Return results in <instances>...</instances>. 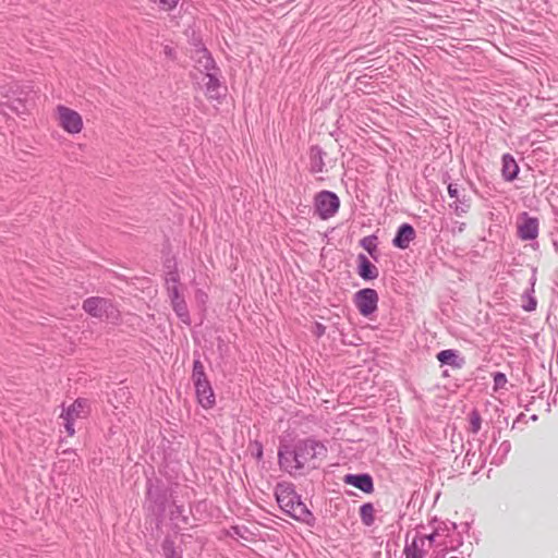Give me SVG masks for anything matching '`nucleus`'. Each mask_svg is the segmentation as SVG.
<instances>
[{
  "label": "nucleus",
  "mask_w": 558,
  "mask_h": 558,
  "mask_svg": "<svg viewBox=\"0 0 558 558\" xmlns=\"http://www.w3.org/2000/svg\"><path fill=\"white\" fill-rule=\"evenodd\" d=\"M502 177L507 181H512L517 178L519 172V166L517 165L514 158L510 155H505L502 157Z\"/></svg>",
  "instance_id": "15"
},
{
  "label": "nucleus",
  "mask_w": 558,
  "mask_h": 558,
  "mask_svg": "<svg viewBox=\"0 0 558 558\" xmlns=\"http://www.w3.org/2000/svg\"><path fill=\"white\" fill-rule=\"evenodd\" d=\"M405 558H424V554L413 543L412 547L405 549Z\"/></svg>",
  "instance_id": "20"
},
{
  "label": "nucleus",
  "mask_w": 558,
  "mask_h": 558,
  "mask_svg": "<svg viewBox=\"0 0 558 558\" xmlns=\"http://www.w3.org/2000/svg\"><path fill=\"white\" fill-rule=\"evenodd\" d=\"M354 303L363 316H369L377 310L378 294L374 289H362L355 293Z\"/></svg>",
  "instance_id": "7"
},
{
  "label": "nucleus",
  "mask_w": 558,
  "mask_h": 558,
  "mask_svg": "<svg viewBox=\"0 0 558 558\" xmlns=\"http://www.w3.org/2000/svg\"><path fill=\"white\" fill-rule=\"evenodd\" d=\"M57 125L69 135L80 134L84 129L82 116L74 109L58 105L53 111Z\"/></svg>",
  "instance_id": "3"
},
{
  "label": "nucleus",
  "mask_w": 558,
  "mask_h": 558,
  "mask_svg": "<svg viewBox=\"0 0 558 558\" xmlns=\"http://www.w3.org/2000/svg\"><path fill=\"white\" fill-rule=\"evenodd\" d=\"M415 231L412 226L408 223H403L393 239L395 246L399 248H407L409 247L410 243L414 240Z\"/></svg>",
  "instance_id": "12"
},
{
  "label": "nucleus",
  "mask_w": 558,
  "mask_h": 558,
  "mask_svg": "<svg viewBox=\"0 0 558 558\" xmlns=\"http://www.w3.org/2000/svg\"><path fill=\"white\" fill-rule=\"evenodd\" d=\"M471 428L473 433H477L481 428V417L476 413L471 415Z\"/></svg>",
  "instance_id": "22"
},
{
  "label": "nucleus",
  "mask_w": 558,
  "mask_h": 558,
  "mask_svg": "<svg viewBox=\"0 0 558 558\" xmlns=\"http://www.w3.org/2000/svg\"><path fill=\"white\" fill-rule=\"evenodd\" d=\"M344 483L352 485L359 489H361L364 493H372L374 490V484L373 480L368 474H362V475H345Z\"/></svg>",
  "instance_id": "11"
},
{
  "label": "nucleus",
  "mask_w": 558,
  "mask_h": 558,
  "mask_svg": "<svg viewBox=\"0 0 558 558\" xmlns=\"http://www.w3.org/2000/svg\"><path fill=\"white\" fill-rule=\"evenodd\" d=\"M205 95L208 100L221 102L225 97L226 88L221 86L220 81L214 73L206 74Z\"/></svg>",
  "instance_id": "10"
},
{
  "label": "nucleus",
  "mask_w": 558,
  "mask_h": 558,
  "mask_svg": "<svg viewBox=\"0 0 558 558\" xmlns=\"http://www.w3.org/2000/svg\"><path fill=\"white\" fill-rule=\"evenodd\" d=\"M448 193L451 197H457L458 196V189L456 185L453 184H449L448 186Z\"/></svg>",
  "instance_id": "25"
},
{
  "label": "nucleus",
  "mask_w": 558,
  "mask_h": 558,
  "mask_svg": "<svg viewBox=\"0 0 558 558\" xmlns=\"http://www.w3.org/2000/svg\"><path fill=\"white\" fill-rule=\"evenodd\" d=\"M495 389L505 388L507 384V377L502 373H496L494 375Z\"/></svg>",
  "instance_id": "21"
},
{
  "label": "nucleus",
  "mask_w": 558,
  "mask_h": 558,
  "mask_svg": "<svg viewBox=\"0 0 558 558\" xmlns=\"http://www.w3.org/2000/svg\"><path fill=\"white\" fill-rule=\"evenodd\" d=\"M340 206V201L335 193L323 191L315 197V211L326 220L335 216Z\"/></svg>",
  "instance_id": "5"
},
{
  "label": "nucleus",
  "mask_w": 558,
  "mask_h": 558,
  "mask_svg": "<svg viewBox=\"0 0 558 558\" xmlns=\"http://www.w3.org/2000/svg\"><path fill=\"white\" fill-rule=\"evenodd\" d=\"M192 379H193L194 384L208 380L207 376L205 374L204 365H203V363L199 360H196L193 363Z\"/></svg>",
  "instance_id": "17"
},
{
  "label": "nucleus",
  "mask_w": 558,
  "mask_h": 558,
  "mask_svg": "<svg viewBox=\"0 0 558 558\" xmlns=\"http://www.w3.org/2000/svg\"><path fill=\"white\" fill-rule=\"evenodd\" d=\"M362 244H363L364 248L372 254L373 250L375 248L373 240L365 238V239H363Z\"/></svg>",
  "instance_id": "23"
},
{
  "label": "nucleus",
  "mask_w": 558,
  "mask_h": 558,
  "mask_svg": "<svg viewBox=\"0 0 558 558\" xmlns=\"http://www.w3.org/2000/svg\"><path fill=\"white\" fill-rule=\"evenodd\" d=\"M83 310L96 318H111L116 314L112 303L104 298L93 296L83 302Z\"/></svg>",
  "instance_id": "6"
},
{
  "label": "nucleus",
  "mask_w": 558,
  "mask_h": 558,
  "mask_svg": "<svg viewBox=\"0 0 558 558\" xmlns=\"http://www.w3.org/2000/svg\"><path fill=\"white\" fill-rule=\"evenodd\" d=\"M89 411L88 401L85 399H77L61 413L60 416L64 420V427L69 436H74L75 434V421L87 417Z\"/></svg>",
  "instance_id": "4"
},
{
  "label": "nucleus",
  "mask_w": 558,
  "mask_h": 558,
  "mask_svg": "<svg viewBox=\"0 0 558 558\" xmlns=\"http://www.w3.org/2000/svg\"><path fill=\"white\" fill-rule=\"evenodd\" d=\"M360 517L366 526H371L375 521V508L372 504L367 502L361 506Z\"/></svg>",
  "instance_id": "16"
},
{
  "label": "nucleus",
  "mask_w": 558,
  "mask_h": 558,
  "mask_svg": "<svg viewBox=\"0 0 558 558\" xmlns=\"http://www.w3.org/2000/svg\"><path fill=\"white\" fill-rule=\"evenodd\" d=\"M359 275L366 280L375 279L378 276L376 266L364 255L359 256Z\"/></svg>",
  "instance_id": "14"
},
{
  "label": "nucleus",
  "mask_w": 558,
  "mask_h": 558,
  "mask_svg": "<svg viewBox=\"0 0 558 558\" xmlns=\"http://www.w3.org/2000/svg\"><path fill=\"white\" fill-rule=\"evenodd\" d=\"M327 456L326 447L315 440L307 439L296 444L294 461L296 469H316Z\"/></svg>",
  "instance_id": "1"
},
{
  "label": "nucleus",
  "mask_w": 558,
  "mask_h": 558,
  "mask_svg": "<svg viewBox=\"0 0 558 558\" xmlns=\"http://www.w3.org/2000/svg\"><path fill=\"white\" fill-rule=\"evenodd\" d=\"M457 354L453 350H442L437 354V360L441 364L456 365Z\"/></svg>",
  "instance_id": "18"
},
{
  "label": "nucleus",
  "mask_w": 558,
  "mask_h": 558,
  "mask_svg": "<svg viewBox=\"0 0 558 558\" xmlns=\"http://www.w3.org/2000/svg\"><path fill=\"white\" fill-rule=\"evenodd\" d=\"M538 220L523 214L518 221V232L522 240H534L538 235Z\"/></svg>",
  "instance_id": "9"
},
{
  "label": "nucleus",
  "mask_w": 558,
  "mask_h": 558,
  "mask_svg": "<svg viewBox=\"0 0 558 558\" xmlns=\"http://www.w3.org/2000/svg\"><path fill=\"white\" fill-rule=\"evenodd\" d=\"M276 498L280 508L296 520H305L310 515L306 506L289 486L280 485L276 489Z\"/></svg>",
  "instance_id": "2"
},
{
  "label": "nucleus",
  "mask_w": 558,
  "mask_h": 558,
  "mask_svg": "<svg viewBox=\"0 0 558 558\" xmlns=\"http://www.w3.org/2000/svg\"><path fill=\"white\" fill-rule=\"evenodd\" d=\"M197 402L205 410L213 409L216 404V396L208 380L194 384Z\"/></svg>",
  "instance_id": "8"
},
{
  "label": "nucleus",
  "mask_w": 558,
  "mask_h": 558,
  "mask_svg": "<svg viewBox=\"0 0 558 558\" xmlns=\"http://www.w3.org/2000/svg\"><path fill=\"white\" fill-rule=\"evenodd\" d=\"M162 11L169 12L177 8L180 0H150Z\"/></svg>",
  "instance_id": "19"
},
{
  "label": "nucleus",
  "mask_w": 558,
  "mask_h": 558,
  "mask_svg": "<svg viewBox=\"0 0 558 558\" xmlns=\"http://www.w3.org/2000/svg\"><path fill=\"white\" fill-rule=\"evenodd\" d=\"M172 305L173 310L177 312L178 316L185 324L190 323L189 312L184 300L180 296L177 288L172 289Z\"/></svg>",
  "instance_id": "13"
},
{
  "label": "nucleus",
  "mask_w": 558,
  "mask_h": 558,
  "mask_svg": "<svg viewBox=\"0 0 558 558\" xmlns=\"http://www.w3.org/2000/svg\"><path fill=\"white\" fill-rule=\"evenodd\" d=\"M204 59H205V69L209 71L215 65L214 60L207 54H204Z\"/></svg>",
  "instance_id": "24"
}]
</instances>
